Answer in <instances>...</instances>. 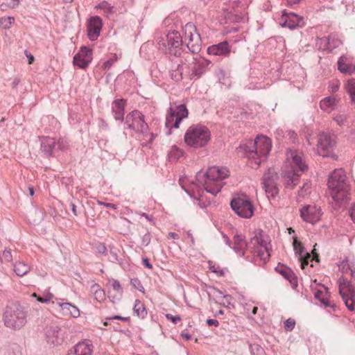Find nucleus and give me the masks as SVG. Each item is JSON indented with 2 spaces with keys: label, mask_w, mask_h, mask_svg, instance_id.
<instances>
[{
  "label": "nucleus",
  "mask_w": 355,
  "mask_h": 355,
  "mask_svg": "<svg viewBox=\"0 0 355 355\" xmlns=\"http://www.w3.org/2000/svg\"><path fill=\"white\" fill-rule=\"evenodd\" d=\"M307 170L308 165L304 154L296 150H288L282 173L286 187L293 189L300 182V175L298 172H304Z\"/></svg>",
  "instance_id": "nucleus-1"
},
{
  "label": "nucleus",
  "mask_w": 355,
  "mask_h": 355,
  "mask_svg": "<svg viewBox=\"0 0 355 355\" xmlns=\"http://www.w3.org/2000/svg\"><path fill=\"white\" fill-rule=\"evenodd\" d=\"M244 150L249 159L251 167H258L261 162L265 161L271 150L272 142L266 136L259 135L254 141H248L240 145Z\"/></svg>",
  "instance_id": "nucleus-2"
},
{
  "label": "nucleus",
  "mask_w": 355,
  "mask_h": 355,
  "mask_svg": "<svg viewBox=\"0 0 355 355\" xmlns=\"http://www.w3.org/2000/svg\"><path fill=\"white\" fill-rule=\"evenodd\" d=\"M230 175L226 167L213 166L206 173L199 171L196 175L198 184H202L207 192L216 196L223 187L222 180Z\"/></svg>",
  "instance_id": "nucleus-3"
},
{
  "label": "nucleus",
  "mask_w": 355,
  "mask_h": 355,
  "mask_svg": "<svg viewBox=\"0 0 355 355\" xmlns=\"http://www.w3.org/2000/svg\"><path fill=\"white\" fill-rule=\"evenodd\" d=\"M327 186L330 195L335 202L341 204L347 200L351 187L343 169H335L329 175Z\"/></svg>",
  "instance_id": "nucleus-4"
},
{
  "label": "nucleus",
  "mask_w": 355,
  "mask_h": 355,
  "mask_svg": "<svg viewBox=\"0 0 355 355\" xmlns=\"http://www.w3.org/2000/svg\"><path fill=\"white\" fill-rule=\"evenodd\" d=\"M157 44L159 49L171 59L180 58L187 61L190 57L188 52L184 51L182 37L177 31L169 32L164 37H160Z\"/></svg>",
  "instance_id": "nucleus-5"
},
{
  "label": "nucleus",
  "mask_w": 355,
  "mask_h": 355,
  "mask_svg": "<svg viewBox=\"0 0 355 355\" xmlns=\"http://www.w3.org/2000/svg\"><path fill=\"white\" fill-rule=\"evenodd\" d=\"M185 144L192 148H202L207 145L211 139V132L205 125L201 124L190 126L184 134Z\"/></svg>",
  "instance_id": "nucleus-6"
},
{
  "label": "nucleus",
  "mask_w": 355,
  "mask_h": 355,
  "mask_svg": "<svg viewBox=\"0 0 355 355\" xmlns=\"http://www.w3.org/2000/svg\"><path fill=\"white\" fill-rule=\"evenodd\" d=\"M3 318L5 325L12 329H20L26 323L25 311L17 304L6 306Z\"/></svg>",
  "instance_id": "nucleus-7"
},
{
  "label": "nucleus",
  "mask_w": 355,
  "mask_h": 355,
  "mask_svg": "<svg viewBox=\"0 0 355 355\" xmlns=\"http://www.w3.org/2000/svg\"><path fill=\"white\" fill-rule=\"evenodd\" d=\"M188 114V110L184 105L171 104L167 112L165 123V126L168 129L167 135L171 134L172 128H178L180 122L182 119L187 118Z\"/></svg>",
  "instance_id": "nucleus-8"
},
{
  "label": "nucleus",
  "mask_w": 355,
  "mask_h": 355,
  "mask_svg": "<svg viewBox=\"0 0 355 355\" xmlns=\"http://www.w3.org/2000/svg\"><path fill=\"white\" fill-rule=\"evenodd\" d=\"M125 123L128 128L148 137L150 143L154 140L155 135L148 132V125L144 121V114L139 111L134 110L129 113L125 117Z\"/></svg>",
  "instance_id": "nucleus-9"
},
{
  "label": "nucleus",
  "mask_w": 355,
  "mask_h": 355,
  "mask_svg": "<svg viewBox=\"0 0 355 355\" xmlns=\"http://www.w3.org/2000/svg\"><path fill=\"white\" fill-rule=\"evenodd\" d=\"M44 338L49 346L58 347L65 340L66 331L64 327L55 323H50L44 328Z\"/></svg>",
  "instance_id": "nucleus-10"
},
{
  "label": "nucleus",
  "mask_w": 355,
  "mask_h": 355,
  "mask_svg": "<svg viewBox=\"0 0 355 355\" xmlns=\"http://www.w3.org/2000/svg\"><path fill=\"white\" fill-rule=\"evenodd\" d=\"M230 206L236 214L241 218H250L254 213V207L247 196L234 198Z\"/></svg>",
  "instance_id": "nucleus-11"
},
{
  "label": "nucleus",
  "mask_w": 355,
  "mask_h": 355,
  "mask_svg": "<svg viewBox=\"0 0 355 355\" xmlns=\"http://www.w3.org/2000/svg\"><path fill=\"white\" fill-rule=\"evenodd\" d=\"M339 293L345 306L350 311H355V290L351 282L344 277L338 280Z\"/></svg>",
  "instance_id": "nucleus-12"
},
{
  "label": "nucleus",
  "mask_w": 355,
  "mask_h": 355,
  "mask_svg": "<svg viewBox=\"0 0 355 355\" xmlns=\"http://www.w3.org/2000/svg\"><path fill=\"white\" fill-rule=\"evenodd\" d=\"M269 243L265 240L262 235L259 234L251 239L248 243V249L252 253L256 254L264 262L267 261L270 258Z\"/></svg>",
  "instance_id": "nucleus-13"
},
{
  "label": "nucleus",
  "mask_w": 355,
  "mask_h": 355,
  "mask_svg": "<svg viewBox=\"0 0 355 355\" xmlns=\"http://www.w3.org/2000/svg\"><path fill=\"white\" fill-rule=\"evenodd\" d=\"M184 35L185 40H188L187 46L189 51L193 54L198 53L201 50L202 42L200 35L194 24L187 23L185 25Z\"/></svg>",
  "instance_id": "nucleus-14"
},
{
  "label": "nucleus",
  "mask_w": 355,
  "mask_h": 355,
  "mask_svg": "<svg viewBox=\"0 0 355 355\" xmlns=\"http://www.w3.org/2000/svg\"><path fill=\"white\" fill-rule=\"evenodd\" d=\"M336 144V136L327 132H321L318 135L317 144L318 153L323 157H329Z\"/></svg>",
  "instance_id": "nucleus-15"
},
{
  "label": "nucleus",
  "mask_w": 355,
  "mask_h": 355,
  "mask_svg": "<svg viewBox=\"0 0 355 355\" xmlns=\"http://www.w3.org/2000/svg\"><path fill=\"white\" fill-rule=\"evenodd\" d=\"M277 173L273 168H269L263 177L262 184L265 191L272 197H275L279 192L277 187Z\"/></svg>",
  "instance_id": "nucleus-16"
},
{
  "label": "nucleus",
  "mask_w": 355,
  "mask_h": 355,
  "mask_svg": "<svg viewBox=\"0 0 355 355\" xmlns=\"http://www.w3.org/2000/svg\"><path fill=\"white\" fill-rule=\"evenodd\" d=\"M280 24L283 27H288L290 29H294L297 27L302 26L304 24V19L299 15L293 13H286L284 12L281 19Z\"/></svg>",
  "instance_id": "nucleus-17"
},
{
  "label": "nucleus",
  "mask_w": 355,
  "mask_h": 355,
  "mask_svg": "<svg viewBox=\"0 0 355 355\" xmlns=\"http://www.w3.org/2000/svg\"><path fill=\"white\" fill-rule=\"evenodd\" d=\"M92 60V51L86 47L83 46L80 48L79 52L73 57V64L78 66L81 69L86 68Z\"/></svg>",
  "instance_id": "nucleus-18"
},
{
  "label": "nucleus",
  "mask_w": 355,
  "mask_h": 355,
  "mask_svg": "<svg viewBox=\"0 0 355 355\" xmlns=\"http://www.w3.org/2000/svg\"><path fill=\"white\" fill-rule=\"evenodd\" d=\"M300 214L304 220L312 224L318 222L322 215L320 209L315 205L304 207L300 209Z\"/></svg>",
  "instance_id": "nucleus-19"
},
{
  "label": "nucleus",
  "mask_w": 355,
  "mask_h": 355,
  "mask_svg": "<svg viewBox=\"0 0 355 355\" xmlns=\"http://www.w3.org/2000/svg\"><path fill=\"white\" fill-rule=\"evenodd\" d=\"M103 21L100 17L94 16L89 18L87 24V36L92 41L96 40L100 35Z\"/></svg>",
  "instance_id": "nucleus-20"
},
{
  "label": "nucleus",
  "mask_w": 355,
  "mask_h": 355,
  "mask_svg": "<svg viewBox=\"0 0 355 355\" xmlns=\"http://www.w3.org/2000/svg\"><path fill=\"white\" fill-rule=\"evenodd\" d=\"M94 345L89 340L78 343L67 355H92Z\"/></svg>",
  "instance_id": "nucleus-21"
},
{
  "label": "nucleus",
  "mask_w": 355,
  "mask_h": 355,
  "mask_svg": "<svg viewBox=\"0 0 355 355\" xmlns=\"http://www.w3.org/2000/svg\"><path fill=\"white\" fill-rule=\"evenodd\" d=\"M231 52L227 42L224 41L217 44L210 46L207 49L209 55L228 57Z\"/></svg>",
  "instance_id": "nucleus-22"
},
{
  "label": "nucleus",
  "mask_w": 355,
  "mask_h": 355,
  "mask_svg": "<svg viewBox=\"0 0 355 355\" xmlns=\"http://www.w3.org/2000/svg\"><path fill=\"white\" fill-rule=\"evenodd\" d=\"M41 150L46 155H53L56 149V141L54 138L50 137H40Z\"/></svg>",
  "instance_id": "nucleus-23"
},
{
  "label": "nucleus",
  "mask_w": 355,
  "mask_h": 355,
  "mask_svg": "<svg viewBox=\"0 0 355 355\" xmlns=\"http://www.w3.org/2000/svg\"><path fill=\"white\" fill-rule=\"evenodd\" d=\"M193 59L196 60V62L191 74V78H198L205 71L206 68L211 62L209 60L202 58L196 59L193 57Z\"/></svg>",
  "instance_id": "nucleus-24"
},
{
  "label": "nucleus",
  "mask_w": 355,
  "mask_h": 355,
  "mask_svg": "<svg viewBox=\"0 0 355 355\" xmlns=\"http://www.w3.org/2000/svg\"><path fill=\"white\" fill-rule=\"evenodd\" d=\"M58 305L60 307L62 315L74 318L80 316V311L75 305L69 302H58Z\"/></svg>",
  "instance_id": "nucleus-25"
},
{
  "label": "nucleus",
  "mask_w": 355,
  "mask_h": 355,
  "mask_svg": "<svg viewBox=\"0 0 355 355\" xmlns=\"http://www.w3.org/2000/svg\"><path fill=\"white\" fill-rule=\"evenodd\" d=\"M338 67L343 73L352 74L355 72V64L352 63L349 58L345 55L341 56L338 61Z\"/></svg>",
  "instance_id": "nucleus-26"
},
{
  "label": "nucleus",
  "mask_w": 355,
  "mask_h": 355,
  "mask_svg": "<svg viewBox=\"0 0 355 355\" xmlns=\"http://www.w3.org/2000/svg\"><path fill=\"white\" fill-rule=\"evenodd\" d=\"M125 101L123 99H117L114 101L112 105V110L114 114V119L120 121L124 119V107Z\"/></svg>",
  "instance_id": "nucleus-27"
},
{
  "label": "nucleus",
  "mask_w": 355,
  "mask_h": 355,
  "mask_svg": "<svg viewBox=\"0 0 355 355\" xmlns=\"http://www.w3.org/2000/svg\"><path fill=\"white\" fill-rule=\"evenodd\" d=\"M339 269L343 273H348L350 272L352 277L355 274V263L354 259L349 257H346L339 264Z\"/></svg>",
  "instance_id": "nucleus-28"
},
{
  "label": "nucleus",
  "mask_w": 355,
  "mask_h": 355,
  "mask_svg": "<svg viewBox=\"0 0 355 355\" xmlns=\"http://www.w3.org/2000/svg\"><path fill=\"white\" fill-rule=\"evenodd\" d=\"M338 100L334 97L328 96L320 101V108L327 112H331L336 108Z\"/></svg>",
  "instance_id": "nucleus-29"
},
{
  "label": "nucleus",
  "mask_w": 355,
  "mask_h": 355,
  "mask_svg": "<svg viewBox=\"0 0 355 355\" xmlns=\"http://www.w3.org/2000/svg\"><path fill=\"white\" fill-rule=\"evenodd\" d=\"M275 270L279 272L286 279L288 280L291 284L296 282V277L295 274L289 268L282 265L276 267Z\"/></svg>",
  "instance_id": "nucleus-30"
},
{
  "label": "nucleus",
  "mask_w": 355,
  "mask_h": 355,
  "mask_svg": "<svg viewBox=\"0 0 355 355\" xmlns=\"http://www.w3.org/2000/svg\"><path fill=\"white\" fill-rule=\"evenodd\" d=\"M329 296V295L328 288L324 286H322V289L318 290L315 293V297L318 300L324 305V307H328L330 306L328 301Z\"/></svg>",
  "instance_id": "nucleus-31"
},
{
  "label": "nucleus",
  "mask_w": 355,
  "mask_h": 355,
  "mask_svg": "<svg viewBox=\"0 0 355 355\" xmlns=\"http://www.w3.org/2000/svg\"><path fill=\"white\" fill-rule=\"evenodd\" d=\"M14 271L19 277H23L31 270V267L22 261H18L13 264Z\"/></svg>",
  "instance_id": "nucleus-32"
},
{
  "label": "nucleus",
  "mask_w": 355,
  "mask_h": 355,
  "mask_svg": "<svg viewBox=\"0 0 355 355\" xmlns=\"http://www.w3.org/2000/svg\"><path fill=\"white\" fill-rule=\"evenodd\" d=\"M184 58H180V62L177 63L175 69H171L170 71L171 78L175 81H180L182 78V71L180 69V66L185 63Z\"/></svg>",
  "instance_id": "nucleus-33"
},
{
  "label": "nucleus",
  "mask_w": 355,
  "mask_h": 355,
  "mask_svg": "<svg viewBox=\"0 0 355 355\" xmlns=\"http://www.w3.org/2000/svg\"><path fill=\"white\" fill-rule=\"evenodd\" d=\"M107 286H110L112 288V290L116 293V295L112 296L113 299L115 297H117L118 299H119L122 297L123 291V288L118 280H116V279L109 280V282L107 283Z\"/></svg>",
  "instance_id": "nucleus-34"
},
{
  "label": "nucleus",
  "mask_w": 355,
  "mask_h": 355,
  "mask_svg": "<svg viewBox=\"0 0 355 355\" xmlns=\"http://www.w3.org/2000/svg\"><path fill=\"white\" fill-rule=\"evenodd\" d=\"M345 89L352 103H355V79L351 78L345 84Z\"/></svg>",
  "instance_id": "nucleus-35"
},
{
  "label": "nucleus",
  "mask_w": 355,
  "mask_h": 355,
  "mask_svg": "<svg viewBox=\"0 0 355 355\" xmlns=\"http://www.w3.org/2000/svg\"><path fill=\"white\" fill-rule=\"evenodd\" d=\"M133 310L137 315L141 318H144L147 315V311L144 305L139 300H135Z\"/></svg>",
  "instance_id": "nucleus-36"
},
{
  "label": "nucleus",
  "mask_w": 355,
  "mask_h": 355,
  "mask_svg": "<svg viewBox=\"0 0 355 355\" xmlns=\"http://www.w3.org/2000/svg\"><path fill=\"white\" fill-rule=\"evenodd\" d=\"M92 291L94 293V298L96 301L101 302L105 300V291L101 289L98 284L92 286Z\"/></svg>",
  "instance_id": "nucleus-37"
},
{
  "label": "nucleus",
  "mask_w": 355,
  "mask_h": 355,
  "mask_svg": "<svg viewBox=\"0 0 355 355\" xmlns=\"http://www.w3.org/2000/svg\"><path fill=\"white\" fill-rule=\"evenodd\" d=\"M182 155L183 151L179 148H178L176 146H172L168 153L169 159L173 160H178Z\"/></svg>",
  "instance_id": "nucleus-38"
},
{
  "label": "nucleus",
  "mask_w": 355,
  "mask_h": 355,
  "mask_svg": "<svg viewBox=\"0 0 355 355\" xmlns=\"http://www.w3.org/2000/svg\"><path fill=\"white\" fill-rule=\"evenodd\" d=\"M15 21V18L12 17H3L0 18V27L3 29H10L12 24Z\"/></svg>",
  "instance_id": "nucleus-39"
},
{
  "label": "nucleus",
  "mask_w": 355,
  "mask_h": 355,
  "mask_svg": "<svg viewBox=\"0 0 355 355\" xmlns=\"http://www.w3.org/2000/svg\"><path fill=\"white\" fill-rule=\"evenodd\" d=\"M293 249L295 250V254L299 255V257H302L306 253L305 252L304 248L302 245V243L298 241L296 237L294 239L293 241Z\"/></svg>",
  "instance_id": "nucleus-40"
},
{
  "label": "nucleus",
  "mask_w": 355,
  "mask_h": 355,
  "mask_svg": "<svg viewBox=\"0 0 355 355\" xmlns=\"http://www.w3.org/2000/svg\"><path fill=\"white\" fill-rule=\"evenodd\" d=\"M316 44L319 49L329 52L330 41L329 37L318 39Z\"/></svg>",
  "instance_id": "nucleus-41"
},
{
  "label": "nucleus",
  "mask_w": 355,
  "mask_h": 355,
  "mask_svg": "<svg viewBox=\"0 0 355 355\" xmlns=\"http://www.w3.org/2000/svg\"><path fill=\"white\" fill-rule=\"evenodd\" d=\"M234 251L239 254L240 257H243L245 252V249H248V243H234L232 247Z\"/></svg>",
  "instance_id": "nucleus-42"
},
{
  "label": "nucleus",
  "mask_w": 355,
  "mask_h": 355,
  "mask_svg": "<svg viewBox=\"0 0 355 355\" xmlns=\"http://www.w3.org/2000/svg\"><path fill=\"white\" fill-rule=\"evenodd\" d=\"M95 8L103 10L107 15L113 13V6L105 1L101 2Z\"/></svg>",
  "instance_id": "nucleus-43"
},
{
  "label": "nucleus",
  "mask_w": 355,
  "mask_h": 355,
  "mask_svg": "<svg viewBox=\"0 0 355 355\" xmlns=\"http://www.w3.org/2000/svg\"><path fill=\"white\" fill-rule=\"evenodd\" d=\"M329 38L330 41L329 52L342 44V41L334 35H330L329 36Z\"/></svg>",
  "instance_id": "nucleus-44"
},
{
  "label": "nucleus",
  "mask_w": 355,
  "mask_h": 355,
  "mask_svg": "<svg viewBox=\"0 0 355 355\" xmlns=\"http://www.w3.org/2000/svg\"><path fill=\"white\" fill-rule=\"evenodd\" d=\"M251 351L253 355H265L263 347L257 344L250 345Z\"/></svg>",
  "instance_id": "nucleus-45"
},
{
  "label": "nucleus",
  "mask_w": 355,
  "mask_h": 355,
  "mask_svg": "<svg viewBox=\"0 0 355 355\" xmlns=\"http://www.w3.org/2000/svg\"><path fill=\"white\" fill-rule=\"evenodd\" d=\"M311 186L309 183H304V185L300 188L298 194L300 197L304 198L310 192Z\"/></svg>",
  "instance_id": "nucleus-46"
},
{
  "label": "nucleus",
  "mask_w": 355,
  "mask_h": 355,
  "mask_svg": "<svg viewBox=\"0 0 355 355\" xmlns=\"http://www.w3.org/2000/svg\"><path fill=\"white\" fill-rule=\"evenodd\" d=\"M347 116L345 114H338L334 117V120L340 126L344 125L347 122Z\"/></svg>",
  "instance_id": "nucleus-47"
},
{
  "label": "nucleus",
  "mask_w": 355,
  "mask_h": 355,
  "mask_svg": "<svg viewBox=\"0 0 355 355\" xmlns=\"http://www.w3.org/2000/svg\"><path fill=\"white\" fill-rule=\"evenodd\" d=\"M118 58L116 54H114L112 58L107 60L103 63V68L104 70H109L112 65L117 60Z\"/></svg>",
  "instance_id": "nucleus-48"
},
{
  "label": "nucleus",
  "mask_w": 355,
  "mask_h": 355,
  "mask_svg": "<svg viewBox=\"0 0 355 355\" xmlns=\"http://www.w3.org/2000/svg\"><path fill=\"white\" fill-rule=\"evenodd\" d=\"M58 149L64 150H66L69 146V142L64 139H60L56 142Z\"/></svg>",
  "instance_id": "nucleus-49"
},
{
  "label": "nucleus",
  "mask_w": 355,
  "mask_h": 355,
  "mask_svg": "<svg viewBox=\"0 0 355 355\" xmlns=\"http://www.w3.org/2000/svg\"><path fill=\"white\" fill-rule=\"evenodd\" d=\"M295 326V321L293 319L288 318L284 322V328L286 331H292Z\"/></svg>",
  "instance_id": "nucleus-50"
},
{
  "label": "nucleus",
  "mask_w": 355,
  "mask_h": 355,
  "mask_svg": "<svg viewBox=\"0 0 355 355\" xmlns=\"http://www.w3.org/2000/svg\"><path fill=\"white\" fill-rule=\"evenodd\" d=\"M20 1L21 0H10L8 1L6 3H3L1 5V7L2 8V9H3L4 6H8L10 8H15L17 6H18Z\"/></svg>",
  "instance_id": "nucleus-51"
},
{
  "label": "nucleus",
  "mask_w": 355,
  "mask_h": 355,
  "mask_svg": "<svg viewBox=\"0 0 355 355\" xmlns=\"http://www.w3.org/2000/svg\"><path fill=\"white\" fill-rule=\"evenodd\" d=\"M311 258V254L308 252L305 254V255L302 256V257H300V259L301 261V268L302 269H304L305 267L309 264V260Z\"/></svg>",
  "instance_id": "nucleus-52"
},
{
  "label": "nucleus",
  "mask_w": 355,
  "mask_h": 355,
  "mask_svg": "<svg viewBox=\"0 0 355 355\" xmlns=\"http://www.w3.org/2000/svg\"><path fill=\"white\" fill-rule=\"evenodd\" d=\"M53 297V294L48 293L44 296L40 297L37 300L38 302H40L42 303H47V302H49Z\"/></svg>",
  "instance_id": "nucleus-53"
},
{
  "label": "nucleus",
  "mask_w": 355,
  "mask_h": 355,
  "mask_svg": "<svg viewBox=\"0 0 355 355\" xmlns=\"http://www.w3.org/2000/svg\"><path fill=\"white\" fill-rule=\"evenodd\" d=\"M165 316L168 320H171L173 324H177L178 322L181 320V318L179 315H173L170 313H166Z\"/></svg>",
  "instance_id": "nucleus-54"
},
{
  "label": "nucleus",
  "mask_w": 355,
  "mask_h": 355,
  "mask_svg": "<svg viewBox=\"0 0 355 355\" xmlns=\"http://www.w3.org/2000/svg\"><path fill=\"white\" fill-rule=\"evenodd\" d=\"M234 243H247L245 237L242 234H235L234 236Z\"/></svg>",
  "instance_id": "nucleus-55"
},
{
  "label": "nucleus",
  "mask_w": 355,
  "mask_h": 355,
  "mask_svg": "<svg viewBox=\"0 0 355 355\" xmlns=\"http://www.w3.org/2000/svg\"><path fill=\"white\" fill-rule=\"evenodd\" d=\"M97 250L99 254L107 255V249L106 246L103 243H99L97 247Z\"/></svg>",
  "instance_id": "nucleus-56"
},
{
  "label": "nucleus",
  "mask_w": 355,
  "mask_h": 355,
  "mask_svg": "<svg viewBox=\"0 0 355 355\" xmlns=\"http://www.w3.org/2000/svg\"><path fill=\"white\" fill-rule=\"evenodd\" d=\"M3 259L8 262H10L12 259V254L10 250H4L3 252Z\"/></svg>",
  "instance_id": "nucleus-57"
},
{
  "label": "nucleus",
  "mask_w": 355,
  "mask_h": 355,
  "mask_svg": "<svg viewBox=\"0 0 355 355\" xmlns=\"http://www.w3.org/2000/svg\"><path fill=\"white\" fill-rule=\"evenodd\" d=\"M108 259L110 261L113 263L117 262L119 260L117 253L111 250L109 254Z\"/></svg>",
  "instance_id": "nucleus-58"
},
{
  "label": "nucleus",
  "mask_w": 355,
  "mask_h": 355,
  "mask_svg": "<svg viewBox=\"0 0 355 355\" xmlns=\"http://www.w3.org/2000/svg\"><path fill=\"white\" fill-rule=\"evenodd\" d=\"M286 137H288L292 141H295L297 138V134L293 130H287L286 131Z\"/></svg>",
  "instance_id": "nucleus-59"
},
{
  "label": "nucleus",
  "mask_w": 355,
  "mask_h": 355,
  "mask_svg": "<svg viewBox=\"0 0 355 355\" xmlns=\"http://www.w3.org/2000/svg\"><path fill=\"white\" fill-rule=\"evenodd\" d=\"M131 284L136 288H137L138 290L140 291H143L144 288L141 285L140 282L137 279H131Z\"/></svg>",
  "instance_id": "nucleus-60"
},
{
  "label": "nucleus",
  "mask_w": 355,
  "mask_h": 355,
  "mask_svg": "<svg viewBox=\"0 0 355 355\" xmlns=\"http://www.w3.org/2000/svg\"><path fill=\"white\" fill-rule=\"evenodd\" d=\"M150 242V235L149 233H146L142 236V244L144 245H148Z\"/></svg>",
  "instance_id": "nucleus-61"
},
{
  "label": "nucleus",
  "mask_w": 355,
  "mask_h": 355,
  "mask_svg": "<svg viewBox=\"0 0 355 355\" xmlns=\"http://www.w3.org/2000/svg\"><path fill=\"white\" fill-rule=\"evenodd\" d=\"M349 213L352 221L355 223V202L349 208Z\"/></svg>",
  "instance_id": "nucleus-62"
},
{
  "label": "nucleus",
  "mask_w": 355,
  "mask_h": 355,
  "mask_svg": "<svg viewBox=\"0 0 355 355\" xmlns=\"http://www.w3.org/2000/svg\"><path fill=\"white\" fill-rule=\"evenodd\" d=\"M20 82H21V79L19 77H15L13 78V80H12V84H11L12 87L13 89H17L19 84L20 83Z\"/></svg>",
  "instance_id": "nucleus-63"
},
{
  "label": "nucleus",
  "mask_w": 355,
  "mask_h": 355,
  "mask_svg": "<svg viewBox=\"0 0 355 355\" xmlns=\"http://www.w3.org/2000/svg\"><path fill=\"white\" fill-rule=\"evenodd\" d=\"M24 53L28 58V64H32L34 61V56L31 53H29L27 50H26L24 51Z\"/></svg>",
  "instance_id": "nucleus-64"
}]
</instances>
